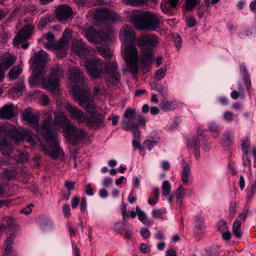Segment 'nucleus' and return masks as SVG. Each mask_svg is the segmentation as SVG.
<instances>
[{
    "instance_id": "f257e3e1",
    "label": "nucleus",
    "mask_w": 256,
    "mask_h": 256,
    "mask_svg": "<svg viewBox=\"0 0 256 256\" xmlns=\"http://www.w3.org/2000/svg\"><path fill=\"white\" fill-rule=\"evenodd\" d=\"M22 118L26 122L36 128L38 134L45 139L46 144L50 146V148L46 149L47 154L52 158H58L61 150L52 123V115L51 114H46L45 119L40 126H38V116L30 111H26L23 113Z\"/></svg>"
},
{
    "instance_id": "f03ea898",
    "label": "nucleus",
    "mask_w": 256,
    "mask_h": 256,
    "mask_svg": "<svg viewBox=\"0 0 256 256\" xmlns=\"http://www.w3.org/2000/svg\"><path fill=\"white\" fill-rule=\"evenodd\" d=\"M84 66L94 78H98L104 73L108 75L106 80L113 86H116L120 80L118 66L114 60L102 63L98 58H92L86 61Z\"/></svg>"
},
{
    "instance_id": "7ed1b4c3",
    "label": "nucleus",
    "mask_w": 256,
    "mask_h": 256,
    "mask_svg": "<svg viewBox=\"0 0 256 256\" xmlns=\"http://www.w3.org/2000/svg\"><path fill=\"white\" fill-rule=\"evenodd\" d=\"M130 20L138 30L154 31L160 24V18L158 14L146 10L132 11Z\"/></svg>"
},
{
    "instance_id": "20e7f679",
    "label": "nucleus",
    "mask_w": 256,
    "mask_h": 256,
    "mask_svg": "<svg viewBox=\"0 0 256 256\" xmlns=\"http://www.w3.org/2000/svg\"><path fill=\"white\" fill-rule=\"evenodd\" d=\"M18 230V227L16 224V222L14 218L7 216L0 221V234L7 231L11 232L10 236L6 241V247L4 250V256H12V245L14 242V238Z\"/></svg>"
},
{
    "instance_id": "39448f33",
    "label": "nucleus",
    "mask_w": 256,
    "mask_h": 256,
    "mask_svg": "<svg viewBox=\"0 0 256 256\" xmlns=\"http://www.w3.org/2000/svg\"><path fill=\"white\" fill-rule=\"evenodd\" d=\"M0 131H2L6 136L4 140L0 142V150L4 156L10 155L12 152L13 146L8 142V137L13 140L14 144H18L24 140L23 134L14 128L8 130L2 128Z\"/></svg>"
},
{
    "instance_id": "423d86ee",
    "label": "nucleus",
    "mask_w": 256,
    "mask_h": 256,
    "mask_svg": "<svg viewBox=\"0 0 256 256\" xmlns=\"http://www.w3.org/2000/svg\"><path fill=\"white\" fill-rule=\"evenodd\" d=\"M64 78V70L62 66L56 65L51 68L47 78H43L42 86L54 94L58 90L60 80Z\"/></svg>"
},
{
    "instance_id": "0eeeda50",
    "label": "nucleus",
    "mask_w": 256,
    "mask_h": 256,
    "mask_svg": "<svg viewBox=\"0 0 256 256\" xmlns=\"http://www.w3.org/2000/svg\"><path fill=\"white\" fill-rule=\"evenodd\" d=\"M68 73L70 86L72 88L74 96L75 97V92H76L80 94L86 92L83 89L85 76L81 70L78 67H72L69 68Z\"/></svg>"
},
{
    "instance_id": "6e6552de",
    "label": "nucleus",
    "mask_w": 256,
    "mask_h": 256,
    "mask_svg": "<svg viewBox=\"0 0 256 256\" xmlns=\"http://www.w3.org/2000/svg\"><path fill=\"white\" fill-rule=\"evenodd\" d=\"M48 60L47 54L44 50H40L36 53L34 56L33 64L36 68L33 70L34 79L36 81L42 77L46 74L44 65Z\"/></svg>"
},
{
    "instance_id": "1a4fd4ad",
    "label": "nucleus",
    "mask_w": 256,
    "mask_h": 256,
    "mask_svg": "<svg viewBox=\"0 0 256 256\" xmlns=\"http://www.w3.org/2000/svg\"><path fill=\"white\" fill-rule=\"evenodd\" d=\"M74 98L79 105L85 108L88 114L90 115L97 114V106L86 92L81 94L75 92Z\"/></svg>"
},
{
    "instance_id": "9d476101",
    "label": "nucleus",
    "mask_w": 256,
    "mask_h": 256,
    "mask_svg": "<svg viewBox=\"0 0 256 256\" xmlns=\"http://www.w3.org/2000/svg\"><path fill=\"white\" fill-rule=\"evenodd\" d=\"M126 61L131 71L136 72L137 71L138 52L132 44L124 46Z\"/></svg>"
},
{
    "instance_id": "9b49d317",
    "label": "nucleus",
    "mask_w": 256,
    "mask_h": 256,
    "mask_svg": "<svg viewBox=\"0 0 256 256\" xmlns=\"http://www.w3.org/2000/svg\"><path fill=\"white\" fill-rule=\"evenodd\" d=\"M64 132L66 138L74 145L76 144L79 140H83L86 134L84 130H77L73 124L68 126Z\"/></svg>"
},
{
    "instance_id": "f8f14e48",
    "label": "nucleus",
    "mask_w": 256,
    "mask_h": 256,
    "mask_svg": "<svg viewBox=\"0 0 256 256\" xmlns=\"http://www.w3.org/2000/svg\"><path fill=\"white\" fill-rule=\"evenodd\" d=\"M94 19L99 22L108 20L113 21L121 20L120 16L114 12H110L106 9L99 8L93 14Z\"/></svg>"
},
{
    "instance_id": "ddd939ff",
    "label": "nucleus",
    "mask_w": 256,
    "mask_h": 256,
    "mask_svg": "<svg viewBox=\"0 0 256 256\" xmlns=\"http://www.w3.org/2000/svg\"><path fill=\"white\" fill-rule=\"evenodd\" d=\"M85 35L86 39L90 42L102 44L106 42L108 37L104 33L96 31L92 27L90 26L85 30Z\"/></svg>"
},
{
    "instance_id": "4468645a",
    "label": "nucleus",
    "mask_w": 256,
    "mask_h": 256,
    "mask_svg": "<svg viewBox=\"0 0 256 256\" xmlns=\"http://www.w3.org/2000/svg\"><path fill=\"white\" fill-rule=\"evenodd\" d=\"M104 115L100 113L91 114L90 116L86 114L84 121L86 126L98 128L104 126Z\"/></svg>"
},
{
    "instance_id": "2eb2a0df",
    "label": "nucleus",
    "mask_w": 256,
    "mask_h": 256,
    "mask_svg": "<svg viewBox=\"0 0 256 256\" xmlns=\"http://www.w3.org/2000/svg\"><path fill=\"white\" fill-rule=\"evenodd\" d=\"M158 39L153 34H144L141 36L137 40V45L139 48L146 46L152 50L158 45Z\"/></svg>"
},
{
    "instance_id": "dca6fc26",
    "label": "nucleus",
    "mask_w": 256,
    "mask_h": 256,
    "mask_svg": "<svg viewBox=\"0 0 256 256\" xmlns=\"http://www.w3.org/2000/svg\"><path fill=\"white\" fill-rule=\"evenodd\" d=\"M34 26L29 24L24 26L18 33L14 40V44L18 47L19 44L23 42L32 34Z\"/></svg>"
},
{
    "instance_id": "f3484780",
    "label": "nucleus",
    "mask_w": 256,
    "mask_h": 256,
    "mask_svg": "<svg viewBox=\"0 0 256 256\" xmlns=\"http://www.w3.org/2000/svg\"><path fill=\"white\" fill-rule=\"evenodd\" d=\"M56 18L60 22H66L72 16V11L71 8L66 4L58 6L54 12Z\"/></svg>"
},
{
    "instance_id": "a211bd4d",
    "label": "nucleus",
    "mask_w": 256,
    "mask_h": 256,
    "mask_svg": "<svg viewBox=\"0 0 256 256\" xmlns=\"http://www.w3.org/2000/svg\"><path fill=\"white\" fill-rule=\"evenodd\" d=\"M72 50L80 56L91 54L92 50L81 40H74L71 46Z\"/></svg>"
},
{
    "instance_id": "6ab92c4d",
    "label": "nucleus",
    "mask_w": 256,
    "mask_h": 256,
    "mask_svg": "<svg viewBox=\"0 0 256 256\" xmlns=\"http://www.w3.org/2000/svg\"><path fill=\"white\" fill-rule=\"evenodd\" d=\"M64 108L72 119L77 120L79 124L84 123V120L86 114H84L82 110L78 109L76 106H72L69 103L66 104L64 106Z\"/></svg>"
},
{
    "instance_id": "aec40b11",
    "label": "nucleus",
    "mask_w": 256,
    "mask_h": 256,
    "mask_svg": "<svg viewBox=\"0 0 256 256\" xmlns=\"http://www.w3.org/2000/svg\"><path fill=\"white\" fill-rule=\"evenodd\" d=\"M124 117L127 119V121H122V128L126 130H131L135 126L134 120L136 117L135 110L132 109L127 110L124 113Z\"/></svg>"
},
{
    "instance_id": "412c9836",
    "label": "nucleus",
    "mask_w": 256,
    "mask_h": 256,
    "mask_svg": "<svg viewBox=\"0 0 256 256\" xmlns=\"http://www.w3.org/2000/svg\"><path fill=\"white\" fill-rule=\"evenodd\" d=\"M120 36L122 40L126 43H132L136 40V34L132 28L128 26L122 28Z\"/></svg>"
},
{
    "instance_id": "4be33fe9",
    "label": "nucleus",
    "mask_w": 256,
    "mask_h": 256,
    "mask_svg": "<svg viewBox=\"0 0 256 256\" xmlns=\"http://www.w3.org/2000/svg\"><path fill=\"white\" fill-rule=\"evenodd\" d=\"M54 116V122L56 124L62 126L64 132L72 124L71 120L68 118L66 114L63 112H55Z\"/></svg>"
},
{
    "instance_id": "5701e85b",
    "label": "nucleus",
    "mask_w": 256,
    "mask_h": 256,
    "mask_svg": "<svg viewBox=\"0 0 256 256\" xmlns=\"http://www.w3.org/2000/svg\"><path fill=\"white\" fill-rule=\"evenodd\" d=\"M68 42L62 39L54 44V49L58 51L57 56L64 57L67 54Z\"/></svg>"
},
{
    "instance_id": "b1692460",
    "label": "nucleus",
    "mask_w": 256,
    "mask_h": 256,
    "mask_svg": "<svg viewBox=\"0 0 256 256\" xmlns=\"http://www.w3.org/2000/svg\"><path fill=\"white\" fill-rule=\"evenodd\" d=\"M179 106L178 102L176 100L168 101L166 100H162L160 107L164 112L172 111L177 108Z\"/></svg>"
},
{
    "instance_id": "393cba45",
    "label": "nucleus",
    "mask_w": 256,
    "mask_h": 256,
    "mask_svg": "<svg viewBox=\"0 0 256 256\" xmlns=\"http://www.w3.org/2000/svg\"><path fill=\"white\" fill-rule=\"evenodd\" d=\"M180 0H164L161 3L160 8L165 14L170 12L172 8H176Z\"/></svg>"
},
{
    "instance_id": "a878e982",
    "label": "nucleus",
    "mask_w": 256,
    "mask_h": 256,
    "mask_svg": "<svg viewBox=\"0 0 256 256\" xmlns=\"http://www.w3.org/2000/svg\"><path fill=\"white\" fill-rule=\"evenodd\" d=\"M14 115V104L6 105L0 110V118L10 119Z\"/></svg>"
},
{
    "instance_id": "bb28decb",
    "label": "nucleus",
    "mask_w": 256,
    "mask_h": 256,
    "mask_svg": "<svg viewBox=\"0 0 256 256\" xmlns=\"http://www.w3.org/2000/svg\"><path fill=\"white\" fill-rule=\"evenodd\" d=\"M205 229L204 224V220L202 217L200 216H196L195 227L194 232L198 236L202 234Z\"/></svg>"
},
{
    "instance_id": "cd10ccee",
    "label": "nucleus",
    "mask_w": 256,
    "mask_h": 256,
    "mask_svg": "<svg viewBox=\"0 0 256 256\" xmlns=\"http://www.w3.org/2000/svg\"><path fill=\"white\" fill-rule=\"evenodd\" d=\"M250 142L248 138H244L242 140V147L244 152L242 158L244 160H246L248 164L250 166L251 164V162L249 157L248 156V154L249 152L248 149L250 148Z\"/></svg>"
},
{
    "instance_id": "c85d7f7f",
    "label": "nucleus",
    "mask_w": 256,
    "mask_h": 256,
    "mask_svg": "<svg viewBox=\"0 0 256 256\" xmlns=\"http://www.w3.org/2000/svg\"><path fill=\"white\" fill-rule=\"evenodd\" d=\"M153 52L152 50H143L141 52V60L145 66H149L152 62Z\"/></svg>"
},
{
    "instance_id": "c756f323",
    "label": "nucleus",
    "mask_w": 256,
    "mask_h": 256,
    "mask_svg": "<svg viewBox=\"0 0 256 256\" xmlns=\"http://www.w3.org/2000/svg\"><path fill=\"white\" fill-rule=\"evenodd\" d=\"M136 210L138 220L144 225L146 226H151L153 224L152 221L148 219L145 212L142 210L138 206L136 207Z\"/></svg>"
},
{
    "instance_id": "7c9ffc66",
    "label": "nucleus",
    "mask_w": 256,
    "mask_h": 256,
    "mask_svg": "<svg viewBox=\"0 0 256 256\" xmlns=\"http://www.w3.org/2000/svg\"><path fill=\"white\" fill-rule=\"evenodd\" d=\"M22 69L20 66L12 67L9 71L8 76L11 80H16L22 72Z\"/></svg>"
},
{
    "instance_id": "2f4dec72",
    "label": "nucleus",
    "mask_w": 256,
    "mask_h": 256,
    "mask_svg": "<svg viewBox=\"0 0 256 256\" xmlns=\"http://www.w3.org/2000/svg\"><path fill=\"white\" fill-rule=\"evenodd\" d=\"M204 136L202 134L198 136V138H192L190 140L188 141V148H199V146L200 143V141L203 140Z\"/></svg>"
},
{
    "instance_id": "473e14b6",
    "label": "nucleus",
    "mask_w": 256,
    "mask_h": 256,
    "mask_svg": "<svg viewBox=\"0 0 256 256\" xmlns=\"http://www.w3.org/2000/svg\"><path fill=\"white\" fill-rule=\"evenodd\" d=\"M38 222L42 230L52 226V222L44 216H40L38 217Z\"/></svg>"
},
{
    "instance_id": "72a5a7b5",
    "label": "nucleus",
    "mask_w": 256,
    "mask_h": 256,
    "mask_svg": "<svg viewBox=\"0 0 256 256\" xmlns=\"http://www.w3.org/2000/svg\"><path fill=\"white\" fill-rule=\"evenodd\" d=\"M190 174V170L189 166L186 165L184 166L182 174V181L184 184H187L188 183L189 178Z\"/></svg>"
},
{
    "instance_id": "f704fd0d",
    "label": "nucleus",
    "mask_w": 256,
    "mask_h": 256,
    "mask_svg": "<svg viewBox=\"0 0 256 256\" xmlns=\"http://www.w3.org/2000/svg\"><path fill=\"white\" fill-rule=\"evenodd\" d=\"M15 59L13 56H9L2 60V66L4 69H8L10 68L14 62Z\"/></svg>"
},
{
    "instance_id": "c9c22d12",
    "label": "nucleus",
    "mask_w": 256,
    "mask_h": 256,
    "mask_svg": "<svg viewBox=\"0 0 256 256\" xmlns=\"http://www.w3.org/2000/svg\"><path fill=\"white\" fill-rule=\"evenodd\" d=\"M241 222L236 220L233 224L232 232L234 236L238 238H240L242 236V233L240 230Z\"/></svg>"
},
{
    "instance_id": "e433bc0d",
    "label": "nucleus",
    "mask_w": 256,
    "mask_h": 256,
    "mask_svg": "<svg viewBox=\"0 0 256 256\" xmlns=\"http://www.w3.org/2000/svg\"><path fill=\"white\" fill-rule=\"evenodd\" d=\"M98 49L100 55L106 59H108L112 57V52L108 48L104 47H98Z\"/></svg>"
},
{
    "instance_id": "4c0bfd02",
    "label": "nucleus",
    "mask_w": 256,
    "mask_h": 256,
    "mask_svg": "<svg viewBox=\"0 0 256 256\" xmlns=\"http://www.w3.org/2000/svg\"><path fill=\"white\" fill-rule=\"evenodd\" d=\"M24 88V81L20 79L18 82L10 88V90H14L16 92H22Z\"/></svg>"
},
{
    "instance_id": "58836bf2",
    "label": "nucleus",
    "mask_w": 256,
    "mask_h": 256,
    "mask_svg": "<svg viewBox=\"0 0 256 256\" xmlns=\"http://www.w3.org/2000/svg\"><path fill=\"white\" fill-rule=\"evenodd\" d=\"M162 194L164 196H168L170 192L171 186L170 182L168 180H164L162 186Z\"/></svg>"
},
{
    "instance_id": "ea45409f",
    "label": "nucleus",
    "mask_w": 256,
    "mask_h": 256,
    "mask_svg": "<svg viewBox=\"0 0 256 256\" xmlns=\"http://www.w3.org/2000/svg\"><path fill=\"white\" fill-rule=\"evenodd\" d=\"M158 142V138H156L152 140H147L144 142V144L146 148L150 150Z\"/></svg>"
},
{
    "instance_id": "a19ab883",
    "label": "nucleus",
    "mask_w": 256,
    "mask_h": 256,
    "mask_svg": "<svg viewBox=\"0 0 256 256\" xmlns=\"http://www.w3.org/2000/svg\"><path fill=\"white\" fill-rule=\"evenodd\" d=\"M234 137L232 134L229 132H226L224 135L223 142L224 144L229 146L232 144Z\"/></svg>"
},
{
    "instance_id": "79ce46f5",
    "label": "nucleus",
    "mask_w": 256,
    "mask_h": 256,
    "mask_svg": "<svg viewBox=\"0 0 256 256\" xmlns=\"http://www.w3.org/2000/svg\"><path fill=\"white\" fill-rule=\"evenodd\" d=\"M166 68H161L158 70H157L156 72L155 76H154V78L156 80H160L164 78L166 75Z\"/></svg>"
},
{
    "instance_id": "37998d69",
    "label": "nucleus",
    "mask_w": 256,
    "mask_h": 256,
    "mask_svg": "<svg viewBox=\"0 0 256 256\" xmlns=\"http://www.w3.org/2000/svg\"><path fill=\"white\" fill-rule=\"evenodd\" d=\"M200 2V0H186V10H192Z\"/></svg>"
},
{
    "instance_id": "c03bdc74",
    "label": "nucleus",
    "mask_w": 256,
    "mask_h": 256,
    "mask_svg": "<svg viewBox=\"0 0 256 256\" xmlns=\"http://www.w3.org/2000/svg\"><path fill=\"white\" fill-rule=\"evenodd\" d=\"M172 38L174 40L175 42L176 46L178 50H179L181 46L182 43V39L180 35L177 34H174L172 35Z\"/></svg>"
},
{
    "instance_id": "a18cd8bd",
    "label": "nucleus",
    "mask_w": 256,
    "mask_h": 256,
    "mask_svg": "<svg viewBox=\"0 0 256 256\" xmlns=\"http://www.w3.org/2000/svg\"><path fill=\"white\" fill-rule=\"evenodd\" d=\"M16 161L20 162H24L26 161L27 158L26 156L24 153H22L20 151H16Z\"/></svg>"
},
{
    "instance_id": "49530a36",
    "label": "nucleus",
    "mask_w": 256,
    "mask_h": 256,
    "mask_svg": "<svg viewBox=\"0 0 256 256\" xmlns=\"http://www.w3.org/2000/svg\"><path fill=\"white\" fill-rule=\"evenodd\" d=\"M72 32L70 28H66L62 34V36L61 39L66 40L68 42L69 40L71 38Z\"/></svg>"
},
{
    "instance_id": "de8ad7c7",
    "label": "nucleus",
    "mask_w": 256,
    "mask_h": 256,
    "mask_svg": "<svg viewBox=\"0 0 256 256\" xmlns=\"http://www.w3.org/2000/svg\"><path fill=\"white\" fill-rule=\"evenodd\" d=\"M175 194L176 198H183L185 194V189L182 186H180L176 190L175 192Z\"/></svg>"
},
{
    "instance_id": "09e8293b",
    "label": "nucleus",
    "mask_w": 256,
    "mask_h": 256,
    "mask_svg": "<svg viewBox=\"0 0 256 256\" xmlns=\"http://www.w3.org/2000/svg\"><path fill=\"white\" fill-rule=\"evenodd\" d=\"M240 69L242 72V76L244 77V80L246 83L248 89L247 82L250 80V78L247 72L246 69L244 66H241Z\"/></svg>"
},
{
    "instance_id": "8fccbe9b",
    "label": "nucleus",
    "mask_w": 256,
    "mask_h": 256,
    "mask_svg": "<svg viewBox=\"0 0 256 256\" xmlns=\"http://www.w3.org/2000/svg\"><path fill=\"white\" fill-rule=\"evenodd\" d=\"M216 227L218 230L221 232H224V231H226L228 230L226 222L223 220L218 222L217 224Z\"/></svg>"
},
{
    "instance_id": "3c124183",
    "label": "nucleus",
    "mask_w": 256,
    "mask_h": 256,
    "mask_svg": "<svg viewBox=\"0 0 256 256\" xmlns=\"http://www.w3.org/2000/svg\"><path fill=\"white\" fill-rule=\"evenodd\" d=\"M236 203L232 202L230 204L229 208L230 216L232 218L236 214Z\"/></svg>"
},
{
    "instance_id": "603ef678",
    "label": "nucleus",
    "mask_w": 256,
    "mask_h": 256,
    "mask_svg": "<svg viewBox=\"0 0 256 256\" xmlns=\"http://www.w3.org/2000/svg\"><path fill=\"white\" fill-rule=\"evenodd\" d=\"M118 119H119L118 116L114 115L113 114H110L108 118V120H112V124L113 126L117 125V124L118 123Z\"/></svg>"
},
{
    "instance_id": "864d4df0",
    "label": "nucleus",
    "mask_w": 256,
    "mask_h": 256,
    "mask_svg": "<svg viewBox=\"0 0 256 256\" xmlns=\"http://www.w3.org/2000/svg\"><path fill=\"white\" fill-rule=\"evenodd\" d=\"M62 210L65 217L68 218L71 215L70 207L68 204H64L63 205Z\"/></svg>"
},
{
    "instance_id": "5fc2aeb1",
    "label": "nucleus",
    "mask_w": 256,
    "mask_h": 256,
    "mask_svg": "<svg viewBox=\"0 0 256 256\" xmlns=\"http://www.w3.org/2000/svg\"><path fill=\"white\" fill-rule=\"evenodd\" d=\"M140 234L144 238H148L150 237V231L146 228H142L140 229Z\"/></svg>"
},
{
    "instance_id": "6e6d98bb",
    "label": "nucleus",
    "mask_w": 256,
    "mask_h": 256,
    "mask_svg": "<svg viewBox=\"0 0 256 256\" xmlns=\"http://www.w3.org/2000/svg\"><path fill=\"white\" fill-rule=\"evenodd\" d=\"M121 212L122 216L124 220H125L128 217V215L126 212V206L124 203H122L121 206Z\"/></svg>"
},
{
    "instance_id": "4d7b16f0",
    "label": "nucleus",
    "mask_w": 256,
    "mask_h": 256,
    "mask_svg": "<svg viewBox=\"0 0 256 256\" xmlns=\"http://www.w3.org/2000/svg\"><path fill=\"white\" fill-rule=\"evenodd\" d=\"M40 100H41V102H42V105H44V106H47V105H48L49 102H50V98L46 94H43V95H42L41 96Z\"/></svg>"
},
{
    "instance_id": "13d9d810",
    "label": "nucleus",
    "mask_w": 256,
    "mask_h": 256,
    "mask_svg": "<svg viewBox=\"0 0 256 256\" xmlns=\"http://www.w3.org/2000/svg\"><path fill=\"white\" fill-rule=\"evenodd\" d=\"M132 132L134 136L136 138H139L140 136V131L138 128V124H135V126L132 128Z\"/></svg>"
},
{
    "instance_id": "bf43d9fd",
    "label": "nucleus",
    "mask_w": 256,
    "mask_h": 256,
    "mask_svg": "<svg viewBox=\"0 0 256 256\" xmlns=\"http://www.w3.org/2000/svg\"><path fill=\"white\" fill-rule=\"evenodd\" d=\"M135 120L138 122L139 124L142 126H144L145 125L146 121L144 118L140 114H137Z\"/></svg>"
},
{
    "instance_id": "052dcab7",
    "label": "nucleus",
    "mask_w": 256,
    "mask_h": 256,
    "mask_svg": "<svg viewBox=\"0 0 256 256\" xmlns=\"http://www.w3.org/2000/svg\"><path fill=\"white\" fill-rule=\"evenodd\" d=\"M80 202L79 198L75 196L72 200V206L73 208H76Z\"/></svg>"
},
{
    "instance_id": "680f3d73",
    "label": "nucleus",
    "mask_w": 256,
    "mask_h": 256,
    "mask_svg": "<svg viewBox=\"0 0 256 256\" xmlns=\"http://www.w3.org/2000/svg\"><path fill=\"white\" fill-rule=\"evenodd\" d=\"M76 182H72L70 181H66L65 182L66 187L70 190H72L74 188Z\"/></svg>"
},
{
    "instance_id": "e2e57ef3",
    "label": "nucleus",
    "mask_w": 256,
    "mask_h": 256,
    "mask_svg": "<svg viewBox=\"0 0 256 256\" xmlns=\"http://www.w3.org/2000/svg\"><path fill=\"white\" fill-rule=\"evenodd\" d=\"M196 24V20L192 18H190L186 20V24L188 28L194 27Z\"/></svg>"
},
{
    "instance_id": "0e129e2a",
    "label": "nucleus",
    "mask_w": 256,
    "mask_h": 256,
    "mask_svg": "<svg viewBox=\"0 0 256 256\" xmlns=\"http://www.w3.org/2000/svg\"><path fill=\"white\" fill-rule=\"evenodd\" d=\"M167 88H164V87H158L156 88V91L160 93L162 96H165L167 93Z\"/></svg>"
},
{
    "instance_id": "69168bd1",
    "label": "nucleus",
    "mask_w": 256,
    "mask_h": 256,
    "mask_svg": "<svg viewBox=\"0 0 256 256\" xmlns=\"http://www.w3.org/2000/svg\"><path fill=\"white\" fill-rule=\"evenodd\" d=\"M140 250L144 254H146L149 252L150 248L146 244L142 243L140 245Z\"/></svg>"
},
{
    "instance_id": "338daca9",
    "label": "nucleus",
    "mask_w": 256,
    "mask_h": 256,
    "mask_svg": "<svg viewBox=\"0 0 256 256\" xmlns=\"http://www.w3.org/2000/svg\"><path fill=\"white\" fill-rule=\"evenodd\" d=\"M224 118L228 121H230L232 120L233 114L230 112H226L224 114Z\"/></svg>"
},
{
    "instance_id": "774afa93",
    "label": "nucleus",
    "mask_w": 256,
    "mask_h": 256,
    "mask_svg": "<svg viewBox=\"0 0 256 256\" xmlns=\"http://www.w3.org/2000/svg\"><path fill=\"white\" fill-rule=\"evenodd\" d=\"M159 194L160 192L158 188H154L152 192V195L154 197L153 198H154L155 199H156V200H158L159 198Z\"/></svg>"
}]
</instances>
